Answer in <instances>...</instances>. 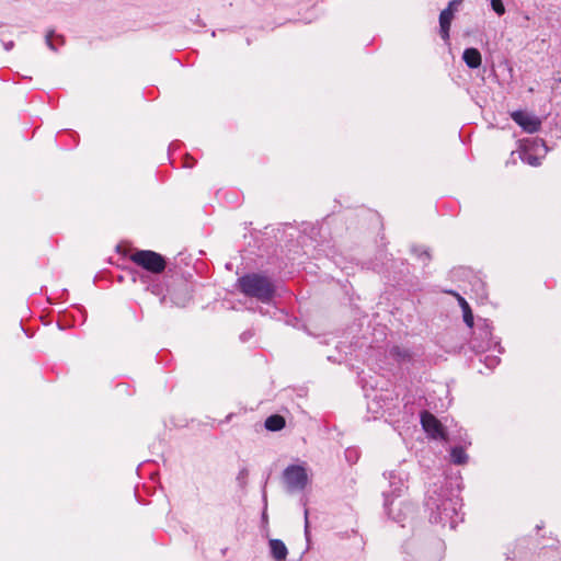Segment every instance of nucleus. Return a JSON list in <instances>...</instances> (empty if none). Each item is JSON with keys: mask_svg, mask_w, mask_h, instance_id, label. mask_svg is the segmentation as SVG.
Returning a JSON list of instances; mask_svg holds the SVG:
<instances>
[{"mask_svg": "<svg viewBox=\"0 0 561 561\" xmlns=\"http://www.w3.org/2000/svg\"><path fill=\"white\" fill-rule=\"evenodd\" d=\"M130 261L154 275L150 276L147 274H141L139 276L140 282L147 285V289L150 290L153 295H163L164 287L161 283L157 282V275L161 274L165 268L167 263L164 257L161 254L150 250H137L130 254Z\"/></svg>", "mask_w": 561, "mask_h": 561, "instance_id": "nucleus-1", "label": "nucleus"}, {"mask_svg": "<svg viewBox=\"0 0 561 561\" xmlns=\"http://www.w3.org/2000/svg\"><path fill=\"white\" fill-rule=\"evenodd\" d=\"M450 460L455 465H465L468 462V455L465 451V446H455L450 449Z\"/></svg>", "mask_w": 561, "mask_h": 561, "instance_id": "nucleus-12", "label": "nucleus"}, {"mask_svg": "<svg viewBox=\"0 0 561 561\" xmlns=\"http://www.w3.org/2000/svg\"><path fill=\"white\" fill-rule=\"evenodd\" d=\"M560 81H561V79H560Z\"/></svg>", "mask_w": 561, "mask_h": 561, "instance_id": "nucleus-26", "label": "nucleus"}, {"mask_svg": "<svg viewBox=\"0 0 561 561\" xmlns=\"http://www.w3.org/2000/svg\"><path fill=\"white\" fill-rule=\"evenodd\" d=\"M305 519H306L305 530H306V535H308V531H309L308 510H305Z\"/></svg>", "mask_w": 561, "mask_h": 561, "instance_id": "nucleus-20", "label": "nucleus"}, {"mask_svg": "<svg viewBox=\"0 0 561 561\" xmlns=\"http://www.w3.org/2000/svg\"><path fill=\"white\" fill-rule=\"evenodd\" d=\"M172 299L175 302V305H181V306L185 305V299H183V300H178L176 298H172Z\"/></svg>", "mask_w": 561, "mask_h": 561, "instance_id": "nucleus-21", "label": "nucleus"}, {"mask_svg": "<svg viewBox=\"0 0 561 561\" xmlns=\"http://www.w3.org/2000/svg\"><path fill=\"white\" fill-rule=\"evenodd\" d=\"M547 149L542 140L534 139L525 144L520 150V159L523 162L537 167L541 163L540 153H546Z\"/></svg>", "mask_w": 561, "mask_h": 561, "instance_id": "nucleus-5", "label": "nucleus"}, {"mask_svg": "<svg viewBox=\"0 0 561 561\" xmlns=\"http://www.w3.org/2000/svg\"><path fill=\"white\" fill-rule=\"evenodd\" d=\"M458 301H459V305L462 309V313H463V321L469 327V328H472L473 327V314H472V311H471V308L469 306V304L461 297L459 296L458 294H454Z\"/></svg>", "mask_w": 561, "mask_h": 561, "instance_id": "nucleus-13", "label": "nucleus"}, {"mask_svg": "<svg viewBox=\"0 0 561 561\" xmlns=\"http://www.w3.org/2000/svg\"><path fill=\"white\" fill-rule=\"evenodd\" d=\"M454 4H455V2H450L448 8L443 10L439 14V28H440L439 32H440L442 38L445 42H448V39H449V30H450V24H451V21L454 18V10H453Z\"/></svg>", "mask_w": 561, "mask_h": 561, "instance_id": "nucleus-9", "label": "nucleus"}, {"mask_svg": "<svg viewBox=\"0 0 561 561\" xmlns=\"http://www.w3.org/2000/svg\"><path fill=\"white\" fill-rule=\"evenodd\" d=\"M54 37H56V39H58L59 44H64V38L62 36L60 35H55L53 31H49L47 34H46V44L47 46L51 49V50H57V47H56V44L54 42Z\"/></svg>", "mask_w": 561, "mask_h": 561, "instance_id": "nucleus-15", "label": "nucleus"}, {"mask_svg": "<svg viewBox=\"0 0 561 561\" xmlns=\"http://www.w3.org/2000/svg\"><path fill=\"white\" fill-rule=\"evenodd\" d=\"M465 445H471V442L463 440Z\"/></svg>", "mask_w": 561, "mask_h": 561, "instance_id": "nucleus-25", "label": "nucleus"}, {"mask_svg": "<svg viewBox=\"0 0 561 561\" xmlns=\"http://www.w3.org/2000/svg\"><path fill=\"white\" fill-rule=\"evenodd\" d=\"M427 507L431 510L430 520L443 526L455 528L458 523L462 520L461 515V499L458 495L430 496L426 502Z\"/></svg>", "mask_w": 561, "mask_h": 561, "instance_id": "nucleus-2", "label": "nucleus"}, {"mask_svg": "<svg viewBox=\"0 0 561 561\" xmlns=\"http://www.w3.org/2000/svg\"><path fill=\"white\" fill-rule=\"evenodd\" d=\"M247 473H248V472H247V470H242V471L240 472V476H241V477H244V476H247Z\"/></svg>", "mask_w": 561, "mask_h": 561, "instance_id": "nucleus-24", "label": "nucleus"}, {"mask_svg": "<svg viewBox=\"0 0 561 561\" xmlns=\"http://www.w3.org/2000/svg\"><path fill=\"white\" fill-rule=\"evenodd\" d=\"M389 484L391 488L390 493L385 492V508L387 510V513L389 516H391L394 520L401 522L402 518L400 515H393L392 510L390 506L393 504V501H390V495L393 497H399L402 495L403 491L405 490L404 482L401 477L397 476L394 472L389 473Z\"/></svg>", "mask_w": 561, "mask_h": 561, "instance_id": "nucleus-6", "label": "nucleus"}, {"mask_svg": "<svg viewBox=\"0 0 561 561\" xmlns=\"http://www.w3.org/2000/svg\"><path fill=\"white\" fill-rule=\"evenodd\" d=\"M491 7L497 15H503L505 13V7L502 0H491Z\"/></svg>", "mask_w": 561, "mask_h": 561, "instance_id": "nucleus-17", "label": "nucleus"}, {"mask_svg": "<svg viewBox=\"0 0 561 561\" xmlns=\"http://www.w3.org/2000/svg\"><path fill=\"white\" fill-rule=\"evenodd\" d=\"M462 59L465 64L471 68L477 69L481 66L482 57L480 51L477 48H467L462 54Z\"/></svg>", "mask_w": 561, "mask_h": 561, "instance_id": "nucleus-11", "label": "nucleus"}, {"mask_svg": "<svg viewBox=\"0 0 561 561\" xmlns=\"http://www.w3.org/2000/svg\"><path fill=\"white\" fill-rule=\"evenodd\" d=\"M421 256H424V261L430 260V254L426 251H423Z\"/></svg>", "mask_w": 561, "mask_h": 561, "instance_id": "nucleus-23", "label": "nucleus"}, {"mask_svg": "<svg viewBox=\"0 0 561 561\" xmlns=\"http://www.w3.org/2000/svg\"><path fill=\"white\" fill-rule=\"evenodd\" d=\"M12 47H13V42H9V43H5V44H4V48H5L7 50L12 49Z\"/></svg>", "mask_w": 561, "mask_h": 561, "instance_id": "nucleus-22", "label": "nucleus"}, {"mask_svg": "<svg viewBox=\"0 0 561 561\" xmlns=\"http://www.w3.org/2000/svg\"><path fill=\"white\" fill-rule=\"evenodd\" d=\"M392 353H393V354H396V355H397V356H399V357H402L403 359H404V358L410 357V355H409L408 351H402V353H401V352H400V350H399V347H394V348L392 350Z\"/></svg>", "mask_w": 561, "mask_h": 561, "instance_id": "nucleus-18", "label": "nucleus"}, {"mask_svg": "<svg viewBox=\"0 0 561 561\" xmlns=\"http://www.w3.org/2000/svg\"><path fill=\"white\" fill-rule=\"evenodd\" d=\"M345 458L350 463H355L359 458V451L357 448L351 447L345 450Z\"/></svg>", "mask_w": 561, "mask_h": 561, "instance_id": "nucleus-16", "label": "nucleus"}, {"mask_svg": "<svg viewBox=\"0 0 561 561\" xmlns=\"http://www.w3.org/2000/svg\"><path fill=\"white\" fill-rule=\"evenodd\" d=\"M512 119L527 133H536L541 126V121L525 111H515L511 114Z\"/></svg>", "mask_w": 561, "mask_h": 561, "instance_id": "nucleus-7", "label": "nucleus"}, {"mask_svg": "<svg viewBox=\"0 0 561 561\" xmlns=\"http://www.w3.org/2000/svg\"><path fill=\"white\" fill-rule=\"evenodd\" d=\"M284 481L288 491H301L308 484L309 478L305 466L293 465L285 469Z\"/></svg>", "mask_w": 561, "mask_h": 561, "instance_id": "nucleus-4", "label": "nucleus"}, {"mask_svg": "<svg viewBox=\"0 0 561 561\" xmlns=\"http://www.w3.org/2000/svg\"><path fill=\"white\" fill-rule=\"evenodd\" d=\"M238 285L245 296L256 298L264 304L271 302L275 295L272 280L261 274H247L238 279Z\"/></svg>", "mask_w": 561, "mask_h": 561, "instance_id": "nucleus-3", "label": "nucleus"}, {"mask_svg": "<svg viewBox=\"0 0 561 561\" xmlns=\"http://www.w3.org/2000/svg\"><path fill=\"white\" fill-rule=\"evenodd\" d=\"M284 426H285V420L280 415H271L265 421V427L268 431H273V432L279 431V430L284 428Z\"/></svg>", "mask_w": 561, "mask_h": 561, "instance_id": "nucleus-14", "label": "nucleus"}, {"mask_svg": "<svg viewBox=\"0 0 561 561\" xmlns=\"http://www.w3.org/2000/svg\"><path fill=\"white\" fill-rule=\"evenodd\" d=\"M421 423L424 431L433 438L446 439L440 422L430 412L421 413Z\"/></svg>", "mask_w": 561, "mask_h": 561, "instance_id": "nucleus-8", "label": "nucleus"}, {"mask_svg": "<svg viewBox=\"0 0 561 561\" xmlns=\"http://www.w3.org/2000/svg\"><path fill=\"white\" fill-rule=\"evenodd\" d=\"M268 546L271 554L276 561H284L287 558L288 550L282 540L271 539Z\"/></svg>", "mask_w": 561, "mask_h": 561, "instance_id": "nucleus-10", "label": "nucleus"}, {"mask_svg": "<svg viewBox=\"0 0 561 561\" xmlns=\"http://www.w3.org/2000/svg\"><path fill=\"white\" fill-rule=\"evenodd\" d=\"M499 362H500V360H499V358H497V357L486 358V365H488V366H490V367H491V366L493 367V366L497 365V364H499Z\"/></svg>", "mask_w": 561, "mask_h": 561, "instance_id": "nucleus-19", "label": "nucleus"}]
</instances>
